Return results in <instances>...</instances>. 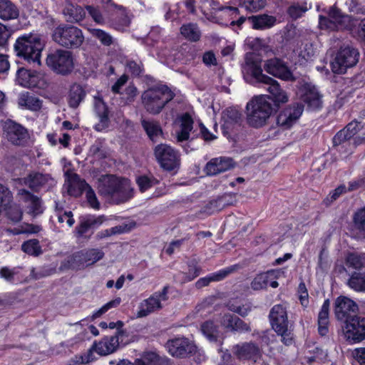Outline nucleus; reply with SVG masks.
Listing matches in <instances>:
<instances>
[{"label": "nucleus", "instance_id": "5fc2aeb1", "mask_svg": "<svg viewBox=\"0 0 365 365\" xmlns=\"http://www.w3.org/2000/svg\"><path fill=\"white\" fill-rule=\"evenodd\" d=\"M127 68L133 77H140L144 71V66L141 61L137 62L133 60L127 62Z\"/></svg>", "mask_w": 365, "mask_h": 365}, {"label": "nucleus", "instance_id": "393cba45", "mask_svg": "<svg viewBox=\"0 0 365 365\" xmlns=\"http://www.w3.org/2000/svg\"><path fill=\"white\" fill-rule=\"evenodd\" d=\"M234 168V161L230 158H215L208 161L204 171L207 175H216Z\"/></svg>", "mask_w": 365, "mask_h": 365}, {"label": "nucleus", "instance_id": "864d4df0", "mask_svg": "<svg viewBox=\"0 0 365 365\" xmlns=\"http://www.w3.org/2000/svg\"><path fill=\"white\" fill-rule=\"evenodd\" d=\"M125 232V226L118 225V226H115L111 228L106 229V230L98 232L96 234L95 237L97 240H101L104 238L110 237L112 235L124 233Z\"/></svg>", "mask_w": 365, "mask_h": 365}, {"label": "nucleus", "instance_id": "39448f33", "mask_svg": "<svg viewBox=\"0 0 365 365\" xmlns=\"http://www.w3.org/2000/svg\"><path fill=\"white\" fill-rule=\"evenodd\" d=\"M99 193L119 205L128 201L133 197V189L125 178L108 175L99 185Z\"/></svg>", "mask_w": 365, "mask_h": 365}, {"label": "nucleus", "instance_id": "bf43d9fd", "mask_svg": "<svg viewBox=\"0 0 365 365\" xmlns=\"http://www.w3.org/2000/svg\"><path fill=\"white\" fill-rule=\"evenodd\" d=\"M268 285L267 276L264 274L257 275L251 282V287L254 290H260L267 288Z\"/></svg>", "mask_w": 365, "mask_h": 365}, {"label": "nucleus", "instance_id": "1a4fd4ad", "mask_svg": "<svg viewBox=\"0 0 365 365\" xmlns=\"http://www.w3.org/2000/svg\"><path fill=\"white\" fill-rule=\"evenodd\" d=\"M46 63L53 73L63 76L71 74L74 69L72 52L61 48L48 53Z\"/></svg>", "mask_w": 365, "mask_h": 365}, {"label": "nucleus", "instance_id": "423d86ee", "mask_svg": "<svg viewBox=\"0 0 365 365\" xmlns=\"http://www.w3.org/2000/svg\"><path fill=\"white\" fill-rule=\"evenodd\" d=\"M175 96V93L165 84L153 86L142 94L145 109L151 114L160 113L164 107Z\"/></svg>", "mask_w": 365, "mask_h": 365}, {"label": "nucleus", "instance_id": "f704fd0d", "mask_svg": "<svg viewBox=\"0 0 365 365\" xmlns=\"http://www.w3.org/2000/svg\"><path fill=\"white\" fill-rule=\"evenodd\" d=\"M181 35L188 41L197 42L200 40L202 32L196 23H187L180 26Z\"/></svg>", "mask_w": 365, "mask_h": 365}, {"label": "nucleus", "instance_id": "de8ad7c7", "mask_svg": "<svg viewBox=\"0 0 365 365\" xmlns=\"http://www.w3.org/2000/svg\"><path fill=\"white\" fill-rule=\"evenodd\" d=\"M346 265L354 269H359L364 266V255L356 253H349L345 257Z\"/></svg>", "mask_w": 365, "mask_h": 365}, {"label": "nucleus", "instance_id": "c9c22d12", "mask_svg": "<svg viewBox=\"0 0 365 365\" xmlns=\"http://www.w3.org/2000/svg\"><path fill=\"white\" fill-rule=\"evenodd\" d=\"M349 34L354 38L365 45V17H354Z\"/></svg>", "mask_w": 365, "mask_h": 365}, {"label": "nucleus", "instance_id": "e433bc0d", "mask_svg": "<svg viewBox=\"0 0 365 365\" xmlns=\"http://www.w3.org/2000/svg\"><path fill=\"white\" fill-rule=\"evenodd\" d=\"M330 302L326 299L318 316V331L321 336H326L329 331V309Z\"/></svg>", "mask_w": 365, "mask_h": 365}, {"label": "nucleus", "instance_id": "680f3d73", "mask_svg": "<svg viewBox=\"0 0 365 365\" xmlns=\"http://www.w3.org/2000/svg\"><path fill=\"white\" fill-rule=\"evenodd\" d=\"M354 222L358 230L365 231V208L359 210L354 214Z\"/></svg>", "mask_w": 365, "mask_h": 365}, {"label": "nucleus", "instance_id": "3c124183", "mask_svg": "<svg viewBox=\"0 0 365 365\" xmlns=\"http://www.w3.org/2000/svg\"><path fill=\"white\" fill-rule=\"evenodd\" d=\"M237 265H232L224 269H221L217 272L209 274L211 282H220L226 278L230 274L237 269Z\"/></svg>", "mask_w": 365, "mask_h": 365}, {"label": "nucleus", "instance_id": "603ef678", "mask_svg": "<svg viewBox=\"0 0 365 365\" xmlns=\"http://www.w3.org/2000/svg\"><path fill=\"white\" fill-rule=\"evenodd\" d=\"M46 182L45 175L40 173L30 174L28 177V184L32 190H36L42 187Z\"/></svg>", "mask_w": 365, "mask_h": 365}, {"label": "nucleus", "instance_id": "412c9836", "mask_svg": "<svg viewBox=\"0 0 365 365\" xmlns=\"http://www.w3.org/2000/svg\"><path fill=\"white\" fill-rule=\"evenodd\" d=\"M358 311V305L351 299L340 296L334 302V314L338 320L344 321V324L353 317L352 314Z\"/></svg>", "mask_w": 365, "mask_h": 365}, {"label": "nucleus", "instance_id": "6e6d98bb", "mask_svg": "<svg viewBox=\"0 0 365 365\" xmlns=\"http://www.w3.org/2000/svg\"><path fill=\"white\" fill-rule=\"evenodd\" d=\"M297 36V26L293 24L287 25L283 29L282 38L286 43H289L294 41Z\"/></svg>", "mask_w": 365, "mask_h": 365}, {"label": "nucleus", "instance_id": "7ed1b4c3", "mask_svg": "<svg viewBox=\"0 0 365 365\" xmlns=\"http://www.w3.org/2000/svg\"><path fill=\"white\" fill-rule=\"evenodd\" d=\"M274 95H262L255 96L247 103V122L248 125L255 128H259L264 126L274 110L278 109L281 103L288 101V96L284 101H274Z\"/></svg>", "mask_w": 365, "mask_h": 365}, {"label": "nucleus", "instance_id": "9b49d317", "mask_svg": "<svg viewBox=\"0 0 365 365\" xmlns=\"http://www.w3.org/2000/svg\"><path fill=\"white\" fill-rule=\"evenodd\" d=\"M154 155L160 168L167 172L177 173L180 166V154L170 145L160 143L154 148Z\"/></svg>", "mask_w": 365, "mask_h": 365}, {"label": "nucleus", "instance_id": "052dcab7", "mask_svg": "<svg viewBox=\"0 0 365 365\" xmlns=\"http://www.w3.org/2000/svg\"><path fill=\"white\" fill-rule=\"evenodd\" d=\"M93 35L96 37L102 44L104 46H110L113 43L112 36L106 33L105 31L96 29L93 30Z\"/></svg>", "mask_w": 365, "mask_h": 365}, {"label": "nucleus", "instance_id": "6e6552de", "mask_svg": "<svg viewBox=\"0 0 365 365\" xmlns=\"http://www.w3.org/2000/svg\"><path fill=\"white\" fill-rule=\"evenodd\" d=\"M354 17L343 14L339 9L334 6L329 9L327 16H319V26L323 30L347 31L349 32Z\"/></svg>", "mask_w": 365, "mask_h": 365}, {"label": "nucleus", "instance_id": "20e7f679", "mask_svg": "<svg viewBox=\"0 0 365 365\" xmlns=\"http://www.w3.org/2000/svg\"><path fill=\"white\" fill-rule=\"evenodd\" d=\"M44 48L40 35L24 34L19 36L14 44V55L27 63L41 65V52Z\"/></svg>", "mask_w": 365, "mask_h": 365}, {"label": "nucleus", "instance_id": "9d476101", "mask_svg": "<svg viewBox=\"0 0 365 365\" xmlns=\"http://www.w3.org/2000/svg\"><path fill=\"white\" fill-rule=\"evenodd\" d=\"M269 318L272 329L282 336V342L289 346L294 339L288 330V318L286 309L282 304L274 305L270 310Z\"/></svg>", "mask_w": 365, "mask_h": 365}, {"label": "nucleus", "instance_id": "a19ab883", "mask_svg": "<svg viewBox=\"0 0 365 365\" xmlns=\"http://www.w3.org/2000/svg\"><path fill=\"white\" fill-rule=\"evenodd\" d=\"M225 198L224 196H218L217 198L210 200L202 207L201 212L210 215L222 210L227 205Z\"/></svg>", "mask_w": 365, "mask_h": 365}, {"label": "nucleus", "instance_id": "473e14b6", "mask_svg": "<svg viewBox=\"0 0 365 365\" xmlns=\"http://www.w3.org/2000/svg\"><path fill=\"white\" fill-rule=\"evenodd\" d=\"M19 16L17 6L11 0H0V19L8 21L16 19Z\"/></svg>", "mask_w": 365, "mask_h": 365}, {"label": "nucleus", "instance_id": "0e129e2a", "mask_svg": "<svg viewBox=\"0 0 365 365\" xmlns=\"http://www.w3.org/2000/svg\"><path fill=\"white\" fill-rule=\"evenodd\" d=\"M237 317H238L230 313H225L221 318V324L226 329L232 331L234 328V323L237 320Z\"/></svg>", "mask_w": 365, "mask_h": 365}, {"label": "nucleus", "instance_id": "0eeeda50", "mask_svg": "<svg viewBox=\"0 0 365 365\" xmlns=\"http://www.w3.org/2000/svg\"><path fill=\"white\" fill-rule=\"evenodd\" d=\"M53 40L66 48H78L84 41V36L79 28L67 24L58 26L53 30Z\"/></svg>", "mask_w": 365, "mask_h": 365}, {"label": "nucleus", "instance_id": "f8f14e48", "mask_svg": "<svg viewBox=\"0 0 365 365\" xmlns=\"http://www.w3.org/2000/svg\"><path fill=\"white\" fill-rule=\"evenodd\" d=\"M300 100L304 103L302 108L298 106V118L303 112L304 106L309 111L320 110L323 108V94L313 84L305 82L299 88Z\"/></svg>", "mask_w": 365, "mask_h": 365}, {"label": "nucleus", "instance_id": "4d7b16f0", "mask_svg": "<svg viewBox=\"0 0 365 365\" xmlns=\"http://www.w3.org/2000/svg\"><path fill=\"white\" fill-rule=\"evenodd\" d=\"M86 185L88 187L86 192V197L89 206L95 210H99L101 205L94 190L88 184L86 183Z\"/></svg>", "mask_w": 365, "mask_h": 365}, {"label": "nucleus", "instance_id": "69168bd1", "mask_svg": "<svg viewBox=\"0 0 365 365\" xmlns=\"http://www.w3.org/2000/svg\"><path fill=\"white\" fill-rule=\"evenodd\" d=\"M232 331L240 333H247L251 331V327L249 324L237 317V320L234 323V328Z\"/></svg>", "mask_w": 365, "mask_h": 365}, {"label": "nucleus", "instance_id": "e2e57ef3", "mask_svg": "<svg viewBox=\"0 0 365 365\" xmlns=\"http://www.w3.org/2000/svg\"><path fill=\"white\" fill-rule=\"evenodd\" d=\"M299 299L300 303L304 308H307L309 305V294L307 289L304 283H300L298 287Z\"/></svg>", "mask_w": 365, "mask_h": 365}, {"label": "nucleus", "instance_id": "58836bf2", "mask_svg": "<svg viewBox=\"0 0 365 365\" xmlns=\"http://www.w3.org/2000/svg\"><path fill=\"white\" fill-rule=\"evenodd\" d=\"M16 76L21 86L27 88L38 87L36 81L37 76L34 74V72H32L31 70L19 68L17 70Z\"/></svg>", "mask_w": 365, "mask_h": 365}, {"label": "nucleus", "instance_id": "49530a36", "mask_svg": "<svg viewBox=\"0 0 365 365\" xmlns=\"http://www.w3.org/2000/svg\"><path fill=\"white\" fill-rule=\"evenodd\" d=\"M188 271L183 272L182 282L186 283L192 281L197 277L201 272L202 267L197 264L196 261H192L187 264Z\"/></svg>", "mask_w": 365, "mask_h": 365}, {"label": "nucleus", "instance_id": "c85d7f7f", "mask_svg": "<svg viewBox=\"0 0 365 365\" xmlns=\"http://www.w3.org/2000/svg\"><path fill=\"white\" fill-rule=\"evenodd\" d=\"M0 277L9 283L17 284L26 281V275L21 272V268L19 267L9 268V267H2L0 268Z\"/></svg>", "mask_w": 365, "mask_h": 365}, {"label": "nucleus", "instance_id": "6ab92c4d", "mask_svg": "<svg viewBox=\"0 0 365 365\" xmlns=\"http://www.w3.org/2000/svg\"><path fill=\"white\" fill-rule=\"evenodd\" d=\"M346 340L359 342L365 339V318L354 315L342 327Z\"/></svg>", "mask_w": 365, "mask_h": 365}, {"label": "nucleus", "instance_id": "13d9d810", "mask_svg": "<svg viewBox=\"0 0 365 365\" xmlns=\"http://www.w3.org/2000/svg\"><path fill=\"white\" fill-rule=\"evenodd\" d=\"M30 211L34 216L41 215L43 212L41 198L32 194L31 195Z\"/></svg>", "mask_w": 365, "mask_h": 365}, {"label": "nucleus", "instance_id": "f3484780", "mask_svg": "<svg viewBox=\"0 0 365 365\" xmlns=\"http://www.w3.org/2000/svg\"><path fill=\"white\" fill-rule=\"evenodd\" d=\"M104 252L96 248L81 250L74 252L68 260L71 267L78 269L86 265H92L104 257Z\"/></svg>", "mask_w": 365, "mask_h": 365}, {"label": "nucleus", "instance_id": "c03bdc74", "mask_svg": "<svg viewBox=\"0 0 365 365\" xmlns=\"http://www.w3.org/2000/svg\"><path fill=\"white\" fill-rule=\"evenodd\" d=\"M21 250L26 254L34 257H38L43 252L39 241L37 239L25 241L21 245Z\"/></svg>", "mask_w": 365, "mask_h": 365}, {"label": "nucleus", "instance_id": "f257e3e1", "mask_svg": "<svg viewBox=\"0 0 365 365\" xmlns=\"http://www.w3.org/2000/svg\"><path fill=\"white\" fill-rule=\"evenodd\" d=\"M86 9L93 20L98 24H109L114 29L123 31L130 24L125 8L115 4L112 0L102 6H86Z\"/></svg>", "mask_w": 365, "mask_h": 365}, {"label": "nucleus", "instance_id": "b1692460", "mask_svg": "<svg viewBox=\"0 0 365 365\" xmlns=\"http://www.w3.org/2000/svg\"><path fill=\"white\" fill-rule=\"evenodd\" d=\"M297 121V103L280 110L276 117V124L282 130L291 128Z\"/></svg>", "mask_w": 365, "mask_h": 365}, {"label": "nucleus", "instance_id": "774afa93", "mask_svg": "<svg viewBox=\"0 0 365 365\" xmlns=\"http://www.w3.org/2000/svg\"><path fill=\"white\" fill-rule=\"evenodd\" d=\"M128 76L126 74H123L111 86V91L114 94H120L121 93V88L128 82Z\"/></svg>", "mask_w": 365, "mask_h": 365}, {"label": "nucleus", "instance_id": "dca6fc26", "mask_svg": "<svg viewBox=\"0 0 365 365\" xmlns=\"http://www.w3.org/2000/svg\"><path fill=\"white\" fill-rule=\"evenodd\" d=\"M2 130L8 141L14 145H25L29 138L27 128L11 119H6L3 123Z\"/></svg>", "mask_w": 365, "mask_h": 365}, {"label": "nucleus", "instance_id": "09e8293b", "mask_svg": "<svg viewBox=\"0 0 365 365\" xmlns=\"http://www.w3.org/2000/svg\"><path fill=\"white\" fill-rule=\"evenodd\" d=\"M21 100L24 106L31 111H38L42 108V101L35 96L27 94Z\"/></svg>", "mask_w": 365, "mask_h": 365}, {"label": "nucleus", "instance_id": "bb28decb", "mask_svg": "<svg viewBox=\"0 0 365 365\" xmlns=\"http://www.w3.org/2000/svg\"><path fill=\"white\" fill-rule=\"evenodd\" d=\"M95 110L99 118V123L96 124L93 128L98 132H101L108 128L110 123L108 107L102 98L96 100Z\"/></svg>", "mask_w": 365, "mask_h": 365}, {"label": "nucleus", "instance_id": "8fccbe9b", "mask_svg": "<svg viewBox=\"0 0 365 365\" xmlns=\"http://www.w3.org/2000/svg\"><path fill=\"white\" fill-rule=\"evenodd\" d=\"M300 53L298 55V63L300 65L304 64L308 62L314 54V50L312 43L307 42L302 44Z\"/></svg>", "mask_w": 365, "mask_h": 365}, {"label": "nucleus", "instance_id": "7c9ffc66", "mask_svg": "<svg viewBox=\"0 0 365 365\" xmlns=\"http://www.w3.org/2000/svg\"><path fill=\"white\" fill-rule=\"evenodd\" d=\"M248 21L254 29L263 30L272 27L276 23V18L268 14H259L249 16Z\"/></svg>", "mask_w": 365, "mask_h": 365}, {"label": "nucleus", "instance_id": "2eb2a0df", "mask_svg": "<svg viewBox=\"0 0 365 365\" xmlns=\"http://www.w3.org/2000/svg\"><path fill=\"white\" fill-rule=\"evenodd\" d=\"M242 114L237 108L228 107L222 112L221 130L224 136L237 135L242 129Z\"/></svg>", "mask_w": 365, "mask_h": 365}, {"label": "nucleus", "instance_id": "aec40b11", "mask_svg": "<svg viewBox=\"0 0 365 365\" xmlns=\"http://www.w3.org/2000/svg\"><path fill=\"white\" fill-rule=\"evenodd\" d=\"M264 70L269 74L283 81L294 79L292 72L286 63L279 58H272L267 59L263 66Z\"/></svg>", "mask_w": 365, "mask_h": 365}, {"label": "nucleus", "instance_id": "4c0bfd02", "mask_svg": "<svg viewBox=\"0 0 365 365\" xmlns=\"http://www.w3.org/2000/svg\"><path fill=\"white\" fill-rule=\"evenodd\" d=\"M202 334L211 342H217L219 338V326L212 320H207L201 324Z\"/></svg>", "mask_w": 365, "mask_h": 365}, {"label": "nucleus", "instance_id": "4be33fe9", "mask_svg": "<svg viewBox=\"0 0 365 365\" xmlns=\"http://www.w3.org/2000/svg\"><path fill=\"white\" fill-rule=\"evenodd\" d=\"M234 354L239 360L257 362L262 357L259 346L254 342H244L234 347Z\"/></svg>", "mask_w": 365, "mask_h": 365}, {"label": "nucleus", "instance_id": "37998d69", "mask_svg": "<svg viewBox=\"0 0 365 365\" xmlns=\"http://www.w3.org/2000/svg\"><path fill=\"white\" fill-rule=\"evenodd\" d=\"M347 285L356 292H365V273L354 272L347 281Z\"/></svg>", "mask_w": 365, "mask_h": 365}, {"label": "nucleus", "instance_id": "2f4dec72", "mask_svg": "<svg viewBox=\"0 0 365 365\" xmlns=\"http://www.w3.org/2000/svg\"><path fill=\"white\" fill-rule=\"evenodd\" d=\"M86 92L84 88L78 83H73L71 86L68 96V104L71 108H77L80 103L84 100Z\"/></svg>", "mask_w": 365, "mask_h": 365}, {"label": "nucleus", "instance_id": "c756f323", "mask_svg": "<svg viewBox=\"0 0 365 365\" xmlns=\"http://www.w3.org/2000/svg\"><path fill=\"white\" fill-rule=\"evenodd\" d=\"M68 22L80 24L86 17L85 9L77 4H68L63 9Z\"/></svg>", "mask_w": 365, "mask_h": 365}, {"label": "nucleus", "instance_id": "cd10ccee", "mask_svg": "<svg viewBox=\"0 0 365 365\" xmlns=\"http://www.w3.org/2000/svg\"><path fill=\"white\" fill-rule=\"evenodd\" d=\"M103 222L101 216L87 215L81 217L78 225L75 228L77 236L83 237L89 230L97 229Z\"/></svg>", "mask_w": 365, "mask_h": 365}, {"label": "nucleus", "instance_id": "79ce46f5", "mask_svg": "<svg viewBox=\"0 0 365 365\" xmlns=\"http://www.w3.org/2000/svg\"><path fill=\"white\" fill-rule=\"evenodd\" d=\"M135 182L140 192H145L153 186L159 184L160 181L153 175H140L136 177Z\"/></svg>", "mask_w": 365, "mask_h": 365}, {"label": "nucleus", "instance_id": "5701e85b", "mask_svg": "<svg viewBox=\"0 0 365 365\" xmlns=\"http://www.w3.org/2000/svg\"><path fill=\"white\" fill-rule=\"evenodd\" d=\"M178 122L180 130L176 132V138L178 142L182 143L185 141H188L189 143H191L195 139L198 138L197 135H195V131L192 133V136L190 137V133L193 129L194 120L188 113H182L180 116H179Z\"/></svg>", "mask_w": 365, "mask_h": 365}, {"label": "nucleus", "instance_id": "a18cd8bd", "mask_svg": "<svg viewBox=\"0 0 365 365\" xmlns=\"http://www.w3.org/2000/svg\"><path fill=\"white\" fill-rule=\"evenodd\" d=\"M141 123L148 138L153 142H155V138L163 133L161 127L157 123L143 120Z\"/></svg>", "mask_w": 365, "mask_h": 365}, {"label": "nucleus", "instance_id": "ddd939ff", "mask_svg": "<svg viewBox=\"0 0 365 365\" xmlns=\"http://www.w3.org/2000/svg\"><path fill=\"white\" fill-rule=\"evenodd\" d=\"M359 52L352 46H341L331 62V70L335 73H344L348 68L354 66L359 61Z\"/></svg>", "mask_w": 365, "mask_h": 365}, {"label": "nucleus", "instance_id": "f03ea898", "mask_svg": "<svg viewBox=\"0 0 365 365\" xmlns=\"http://www.w3.org/2000/svg\"><path fill=\"white\" fill-rule=\"evenodd\" d=\"M262 59L253 53L247 54L245 64L243 66L244 77L246 81L252 83H263L268 85L267 91L274 95V101H284L287 93L281 88L279 83L274 78L263 74Z\"/></svg>", "mask_w": 365, "mask_h": 365}, {"label": "nucleus", "instance_id": "72a5a7b5", "mask_svg": "<svg viewBox=\"0 0 365 365\" xmlns=\"http://www.w3.org/2000/svg\"><path fill=\"white\" fill-rule=\"evenodd\" d=\"M160 308H161L160 301L155 296L151 295L140 303L139 310L137 312V317L140 318L146 317L156 309Z\"/></svg>", "mask_w": 365, "mask_h": 365}, {"label": "nucleus", "instance_id": "338daca9", "mask_svg": "<svg viewBox=\"0 0 365 365\" xmlns=\"http://www.w3.org/2000/svg\"><path fill=\"white\" fill-rule=\"evenodd\" d=\"M199 127L200 133H195L198 137L200 135L205 141H211L216 138V136L212 133L202 123H199Z\"/></svg>", "mask_w": 365, "mask_h": 365}, {"label": "nucleus", "instance_id": "a211bd4d", "mask_svg": "<svg viewBox=\"0 0 365 365\" xmlns=\"http://www.w3.org/2000/svg\"><path fill=\"white\" fill-rule=\"evenodd\" d=\"M169 354L176 358L185 359L197 352V346L185 337L170 339L166 343Z\"/></svg>", "mask_w": 365, "mask_h": 365}, {"label": "nucleus", "instance_id": "a878e982", "mask_svg": "<svg viewBox=\"0 0 365 365\" xmlns=\"http://www.w3.org/2000/svg\"><path fill=\"white\" fill-rule=\"evenodd\" d=\"M125 365H173L170 359L161 356L155 351H145L140 359H136L134 363L125 362Z\"/></svg>", "mask_w": 365, "mask_h": 365}, {"label": "nucleus", "instance_id": "ea45409f", "mask_svg": "<svg viewBox=\"0 0 365 365\" xmlns=\"http://www.w3.org/2000/svg\"><path fill=\"white\" fill-rule=\"evenodd\" d=\"M226 307L228 310L236 313L242 317H245L252 311L251 303L242 304L240 301L232 299L226 303Z\"/></svg>", "mask_w": 365, "mask_h": 365}, {"label": "nucleus", "instance_id": "4468645a", "mask_svg": "<svg viewBox=\"0 0 365 365\" xmlns=\"http://www.w3.org/2000/svg\"><path fill=\"white\" fill-rule=\"evenodd\" d=\"M120 342H123V338L118 335L105 336L99 341H94L88 353L81 356V361L83 363L92 361L93 351L101 356L110 354L117 351Z\"/></svg>", "mask_w": 365, "mask_h": 365}]
</instances>
